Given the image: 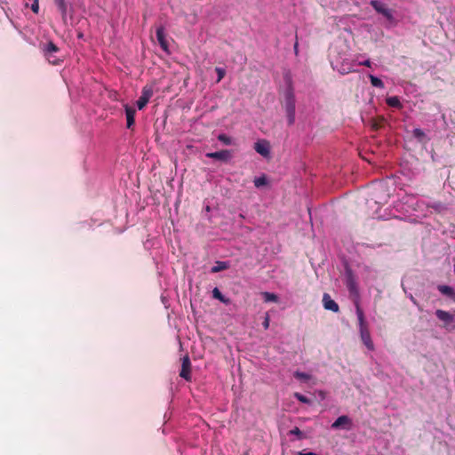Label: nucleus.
<instances>
[{"mask_svg": "<svg viewBox=\"0 0 455 455\" xmlns=\"http://www.w3.org/2000/svg\"><path fill=\"white\" fill-rule=\"evenodd\" d=\"M289 434L296 435L298 437V439H299V440H301L305 437L303 433L297 427H294L293 429H291Z\"/></svg>", "mask_w": 455, "mask_h": 455, "instance_id": "26", "label": "nucleus"}, {"mask_svg": "<svg viewBox=\"0 0 455 455\" xmlns=\"http://www.w3.org/2000/svg\"><path fill=\"white\" fill-rule=\"evenodd\" d=\"M353 427V421L352 419L347 416V415H342V416H339L332 424H331V428L332 429H339V428H342V429H345V430H351Z\"/></svg>", "mask_w": 455, "mask_h": 455, "instance_id": "7", "label": "nucleus"}, {"mask_svg": "<svg viewBox=\"0 0 455 455\" xmlns=\"http://www.w3.org/2000/svg\"><path fill=\"white\" fill-rule=\"evenodd\" d=\"M377 193H378L377 189L372 193L373 199L375 200V202L377 204H380L387 203V198L389 197V195L388 194H385L382 197H379L377 195Z\"/></svg>", "mask_w": 455, "mask_h": 455, "instance_id": "19", "label": "nucleus"}, {"mask_svg": "<svg viewBox=\"0 0 455 455\" xmlns=\"http://www.w3.org/2000/svg\"><path fill=\"white\" fill-rule=\"evenodd\" d=\"M218 140L220 141H221L222 143H224L225 145L231 144V139L228 136H227L226 134H220L218 136Z\"/></svg>", "mask_w": 455, "mask_h": 455, "instance_id": "27", "label": "nucleus"}, {"mask_svg": "<svg viewBox=\"0 0 455 455\" xmlns=\"http://www.w3.org/2000/svg\"><path fill=\"white\" fill-rule=\"evenodd\" d=\"M294 397H295L298 401H299L300 403H307V404H308V403H311L310 399H308L307 396H305L304 395H302V394H300V393H295V394H294Z\"/></svg>", "mask_w": 455, "mask_h": 455, "instance_id": "23", "label": "nucleus"}, {"mask_svg": "<svg viewBox=\"0 0 455 455\" xmlns=\"http://www.w3.org/2000/svg\"><path fill=\"white\" fill-rule=\"evenodd\" d=\"M293 48H294V52L297 55L298 52H299V43H298V39L297 38H296V42L294 44V47Z\"/></svg>", "mask_w": 455, "mask_h": 455, "instance_id": "32", "label": "nucleus"}, {"mask_svg": "<svg viewBox=\"0 0 455 455\" xmlns=\"http://www.w3.org/2000/svg\"><path fill=\"white\" fill-rule=\"evenodd\" d=\"M359 65H363V66H365V67H368V68H371V62L370 60H366L363 62H359Z\"/></svg>", "mask_w": 455, "mask_h": 455, "instance_id": "31", "label": "nucleus"}, {"mask_svg": "<svg viewBox=\"0 0 455 455\" xmlns=\"http://www.w3.org/2000/svg\"><path fill=\"white\" fill-rule=\"evenodd\" d=\"M258 154L267 159L271 158V145L266 140H258Z\"/></svg>", "mask_w": 455, "mask_h": 455, "instance_id": "10", "label": "nucleus"}, {"mask_svg": "<svg viewBox=\"0 0 455 455\" xmlns=\"http://www.w3.org/2000/svg\"><path fill=\"white\" fill-rule=\"evenodd\" d=\"M229 267V264L227 261H216L215 265L212 267V273H218L226 270Z\"/></svg>", "mask_w": 455, "mask_h": 455, "instance_id": "15", "label": "nucleus"}, {"mask_svg": "<svg viewBox=\"0 0 455 455\" xmlns=\"http://www.w3.org/2000/svg\"><path fill=\"white\" fill-rule=\"evenodd\" d=\"M413 135L415 138L421 140L425 137V132L421 129L416 128L413 130Z\"/></svg>", "mask_w": 455, "mask_h": 455, "instance_id": "28", "label": "nucleus"}, {"mask_svg": "<svg viewBox=\"0 0 455 455\" xmlns=\"http://www.w3.org/2000/svg\"><path fill=\"white\" fill-rule=\"evenodd\" d=\"M39 0H34L31 5V10L34 13H38L39 12Z\"/></svg>", "mask_w": 455, "mask_h": 455, "instance_id": "29", "label": "nucleus"}, {"mask_svg": "<svg viewBox=\"0 0 455 455\" xmlns=\"http://www.w3.org/2000/svg\"><path fill=\"white\" fill-rule=\"evenodd\" d=\"M212 297L226 304L229 302V299H226L217 287L212 290Z\"/></svg>", "mask_w": 455, "mask_h": 455, "instance_id": "17", "label": "nucleus"}, {"mask_svg": "<svg viewBox=\"0 0 455 455\" xmlns=\"http://www.w3.org/2000/svg\"><path fill=\"white\" fill-rule=\"evenodd\" d=\"M267 185H269V180L267 175L262 174L261 176L258 177V188Z\"/></svg>", "mask_w": 455, "mask_h": 455, "instance_id": "24", "label": "nucleus"}, {"mask_svg": "<svg viewBox=\"0 0 455 455\" xmlns=\"http://www.w3.org/2000/svg\"><path fill=\"white\" fill-rule=\"evenodd\" d=\"M156 39H157L161 48L164 52H168L169 44H168V42L166 40V35H165V32H164V28L163 26H159L156 28Z\"/></svg>", "mask_w": 455, "mask_h": 455, "instance_id": "12", "label": "nucleus"}, {"mask_svg": "<svg viewBox=\"0 0 455 455\" xmlns=\"http://www.w3.org/2000/svg\"><path fill=\"white\" fill-rule=\"evenodd\" d=\"M124 108L127 120V128L131 129L135 122L136 110L134 108L130 107L129 105H125Z\"/></svg>", "mask_w": 455, "mask_h": 455, "instance_id": "13", "label": "nucleus"}, {"mask_svg": "<svg viewBox=\"0 0 455 455\" xmlns=\"http://www.w3.org/2000/svg\"><path fill=\"white\" fill-rule=\"evenodd\" d=\"M215 71H216V73H217V75H218L217 83H219V82H220V81L223 79V77L225 76V75H226V71H225V69H224V68H219V67H217V68H215Z\"/></svg>", "mask_w": 455, "mask_h": 455, "instance_id": "25", "label": "nucleus"}, {"mask_svg": "<svg viewBox=\"0 0 455 455\" xmlns=\"http://www.w3.org/2000/svg\"><path fill=\"white\" fill-rule=\"evenodd\" d=\"M438 291L444 296L455 301V291L449 285L441 284L437 286Z\"/></svg>", "mask_w": 455, "mask_h": 455, "instance_id": "14", "label": "nucleus"}, {"mask_svg": "<svg viewBox=\"0 0 455 455\" xmlns=\"http://www.w3.org/2000/svg\"><path fill=\"white\" fill-rule=\"evenodd\" d=\"M369 78L371 80V84L372 86L377 88H384V83L379 77L374 76L372 75H369Z\"/></svg>", "mask_w": 455, "mask_h": 455, "instance_id": "18", "label": "nucleus"}, {"mask_svg": "<svg viewBox=\"0 0 455 455\" xmlns=\"http://www.w3.org/2000/svg\"><path fill=\"white\" fill-rule=\"evenodd\" d=\"M294 377L297 379L303 380V381H307L311 379V375H309L306 372L299 371H296L294 372Z\"/></svg>", "mask_w": 455, "mask_h": 455, "instance_id": "21", "label": "nucleus"}, {"mask_svg": "<svg viewBox=\"0 0 455 455\" xmlns=\"http://www.w3.org/2000/svg\"><path fill=\"white\" fill-rule=\"evenodd\" d=\"M54 3L61 12L62 15L65 16L67 13V5L65 0H54Z\"/></svg>", "mask_w": 455, "mask_h": 455, "instance_id": "22", "label": "nucleus"}, {"mask_svg": "<svg viewBox=\"0 0 455 455\" xmlns=\"http://www.w3.org/2000/svg\"><path fill=\"white\" fill-rule=\"evenodd\" d=\"M370 4L379 14H382L390 22L394 21L393 11L387 7V5L378 0H371Z\"/></svg>", "mask_w": 455, "mask_h": 455, "instance_id": "5", "label": "nucleus"}, {"mask_svg": "<svg viewBox=\"0 0 455 455\" xmlns=\"http://www.w3.org/2000/svg\"><path fill=\"white\" fill-rule=\"evenodd\" d=\"M261 295L266 302H276L278 300L277 296L274 293L262 292Z\"/></svg>", "mask_w": 455, "mask_h": 455, "instance_id": "20", "label": "nucleus"}, {"mask_svg": "<svg viewBox=\"0 0 455 455\" xmlns=\"http://www.w3.org/2000/svg\"><path fill=\"white\" fill-rule=\"evenodd\" d=\"M262 325L264 326L265 329L268 328V326H269V318H268L267 315L265 317V320L263 321Z\"/></svg>", "mask_w": 455, "mask_h": 455, "instance_id": "30", "label": "nucleus"}, {"mask_svg": "<svg viewBox=\"0 0 455 455\" xmlns=\"http://www.w3.org/2000/svg\"><path fill=\"white\" fill-rule=\"evenodd\" d=\"M40 49L45 59L52 65H58L60 60L57 58L56 53L60 52V48L52 41L40 44Z\"/></svg>", "mask_w": 455, "mask_h": 455, "instance_id": "3", "label": "nucleus"}, {"mask_svg": "<svg viewBox=\"0 0 455 455\" xmlns=\"http://www.w3.org/2000/svg\"><path fill=\"white\" fill-rule=\"evenodd\" d=\"M355 307H356V315H357L358 323H359V331H360L361 340L369 350L373 351L374 344L371 340L370 331L365 323L363 311L360 307L359 304H356Z\"/></svg>", "mask_w": 455, "mask_h": 455, "instance_id": "2", "label": "nucleus"}, {"mask_svg": "<svg viewBox=\"0 0 455 455\" xmlns=\"http://www.w3.org/2000/svg\"><path fill=\"white\" fill-rule=\"evenodd\" d=\"M181 370L180 371V377L186 379L187 381L191 380V362L189 356L187 355L181 359Z\"/></svg>", "mask_w": 455, "mask_h": 455, "instance_id": "8", "label": "nucleus"}, {"mask_svg": "<svg viewBox=\"0 0 455 455\" xmlns=\"http://www.w3.org/2000/svg\"><path fill=\"white\" fill-rule=\"evenodd\" d=\"M387 104L389 107L395 108H401L402 103L400 102V100L396 96L389 97L387 99Z\"/></svg>", "mask_w": 455, "mask_h": 455, "instance_id": "16", "label": "nucleus"}, {"mask_svg": "<svg viewBox=\"0 0 455 455\" xmlns=\"http://www.w3.org/2000/svg\"><path fill=\"white\" fill-rule=\"evenodd\" d=\"M435 315L442 322V328L449 332L455 330V315L443 309L435 310Z\"/></svg>", "mask_w": 455, "mask_h": 455, "instance_id": "4", "label": "nucleus"}, {"mask_svg": "<svg viewBox=\"0 0 455 455\" xmlns=\"http://www.w3.org/2000/svg\"><path fill=\"white\" fill-rule=\"evenodd\" d=\"M153 94L154 90L151 85H146L142 88L141 95L137 100V107L140 110L147 106Z\"/></svg>", "mask_w": 455, "mask_h": 455, "instance_id": "6", "label": "nucleus"}, {"mask_svg": "<svg viewBox=\"0 0 455 455\" xmlns=\"http://www.w3.org/2000/svg\"><path fill=\"white\" fill-rule=\"evenodd\" d=\"M206 157L216 159L221 162H228L231 159L232 154L228 149H222L217 152L207 153Z\"/></svg>", "mask_w": 455, "mask_h": 455, "instance_id": "9", "label": "nucleus"}, {"mask_svg": "<svg viewBox=\"0 0 455 455\" xmlns=\"http://www.w3.org/2000/svg\"><path fill=\"white\" fill-rule=\"evenodd\" d=\"M283 81L286 88L283 92L282 96V106L285 110L288 124L291 125L295 122V94L292 84V78L290 72H286L283 75Z\"/></svg>", "mask_w": 455, "mask_h": 455, "instance_id": "1", "label": "nucleus"}, {"mask_svg": "<svg viewBox=\"0 0 455 455\" xmlns=\"http://www.w3.org/2000/svg\"><path fill=\"white\" fill-rule=\"evenodd\" d=\"M323 305L326 310H330L334 313L339 312V305L331 298L330 294L328 293H323Z\"/></svg>", "mask_w": 455, "mask_h": 455, "instance_id": "11", "label": "nucleus"}, {"mask_svg": "<svg viewBox=\"0 0 455 455\" xmlns=\"http://www.w3.org/2000/svg\"><path fill=\"white\" fill-rule=\"evenodd\" d=\"M299 455H317V454L315 452H311V451H309V452L299 451Z\"/></svg>", "mask_w": 455, "mask_h": 455, "instance_id": "33", "label": "nucleus"}]
</instances>
